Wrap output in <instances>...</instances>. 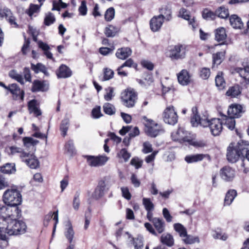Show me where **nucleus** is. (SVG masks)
Masks as SVG:
<instances>
[{"mask_svg": "<svg viewBox=\"0 0 249 249\" xmlns=\"http://www.w3.org/2000/svg\"><path fill=\"white\" fill-rule=\"evenodd\" d=\"M8 152L9 154L14 155L17 153L20 154V157L21 159L25 158L28 156L27 153L23 151L22 149L20 148L15 146H10L8 149Z\"/></svg>", "mask_w": 249, "mask_h": 249, "instance_id": "35", "label": "nucleus"}, {"mask_svg": "<svg viewBox=\"0 0 249 249\" xmlns=\"http://www.w3.org/2000/svg\"><path fill=\"white\" fill-rule=\"evenodd\" d=\"M142 152L144 154H148L153 151L152 144L149 142H144L142 144Z\"/></svg>", "mask_w": 249, "mask_h": 249, "instance_id": "60", "label": "nucleus"}, {"mask_svg": "<svg viewBox=\"0 0 249 249\" xmlns=\"http://www.w3.org/2000/svg\"><path fill=\"white\" fill-rule=\"evenodd\" d=\"M215 14L221 18H226L229 16V10L224 6H221L215 11Z\"/></svg>", "mask_w": 249, "mask_h": 249, "instance_id": "39", "label": "nucleus"}, {"mask_svg": "<svg viewBox=\"0 0 249 249\" xmlns=\"http://www.w3.org/2000/svg\"><path fill=\"white\" fill-rule=\"evenodd\" d=\"M177 77L179 83L182 86H187L192 82L191 75L186 70H181Z\"/></svg>", "mask_w": 249, "mask_h": 249, "instance_id": "14", "label": "nucleus"}, {"mask_svg": "<svg viewBox=\"0 0 249 249\" xmlns=\"http://www.w3.org/2000/svg\"><path fill=\"white\" fill-rule=\"evenodd\" d=\"M223 125L226 126L229 129L233 130L235 127V121L234 118L231 116L223 115L222 118Z\"/></svg>", "mask_w": 249, "mask_h": 249, "instance_id": "31", "label": "nucleus"}, {"mask_svg": "<svg viewBox=\"0 0 249 249\" xmlns=\"http://www.w3.org/2000/svg\"><path fill=\"white\" fill-rule=\"evenodd\" d=\"M106 90L107 91V93L104 95V99L107 101H110L114 96L113 94V88L112 87H108L107 89H106Z\"/></svg>", "mask_w": 249, "mask_h": 249, "instance_id": "59", "label": "nucleus"}, {"mask_svg": "<svg viewBox=\"0 0 249 249\" xmlns=\"http://www.w3.org/2000/svg\"><path fill=\"white\" fill-rule=\"evenodd\" d=\"M160 241L163 245L168 247H172L175 244V240L173 236L169 233H163L160 239Z\"/></svg>", "mask_w": 249, "mask_h": 249, "instance_id": "21", "label": "nucleus"}, {"mask_svg": "<svg viewBox=\"0 0 249 249\" xmlns=\"http://www.w3.org/2000/svg\"><path fill=\"white\" fill-rule=\"evenodd\" d=\"M9 75L11 78L16 80L21 85H23L24 84L22 76L18 73L15 70L11 71L9 72Z\"/></svg>", "mask_w": 249, "mask_h": 249, "instance_id": "47", "label": "nucleus"}, {"mask_svg": "<svg viewBox=\"0 0 249 249\" xmlns=\"http://www.w3.org/2000/svg\"><path fill=\"white\" fill-rule=\"evenodd\" d=\"M235 71L239 74L246 83L249 84V67L236 68Z\"/></svg>", "mask_w": 249, "mask_h": 249, "instance_id": "28", "label": "nucleus"}, {"mask_svg": "<svg viewBox=\"0 0 249 249\" xmlns=\"http://www.w3.org/2000/svg\"><path fill=\"white\" fill-rule=\"evenodd\" d=\"M91 115L94 119H98L103 116L101 111V107L100 106H96L93 108L91 111Z\"/></svg>", "mask_w": 249, "mask_h": 249, "instance_id": "58", "label": "nucleus"}, {"mask_svg": "<svg viewBox=\"0 0 249 249\" xmlns=\"http://www.w3.org/2000/svg\"><path fill=\"white\" fill-rule=\"evenodd\" d=\"M6 20L14 27L18 26L16 22V18L11 9L0 4V20Z\"/></svg>", "mask_w": 249, "mask_h": 249, "instance_id": "7", "label": "nucleus"}, {"mask_svg": "<svg viewBox=\"0 0 249 249\" xmlns=\"http://www.w3.org/2000/svg\"><path fill=\"white\" fill-rule=\"evenodd\" d=\"M193 115L191 117V123L193 126L200 125L204 127L208 126L212 134L214 136L219 135L222 130L223 123L222 120L218 118L208 119L207 115L200 116L197 114L196 107L192 108Z\"/></svg>", "mask_w": 249, "mask_h": 249, "instance_id": "2", "label": "nucleus"}, {"mask_svg": "<svg viewBox=\"0 0 249 249\" xmlns=\"http://www.w3.org/2000/svg\"><path fill=\"white\" fill-rule=\"evenodd\" d=\"M241 93L240 87L238 85H235L229 88L227 91L226 95L231 98L236 97Z\"/></svg>", "mask_w": 249, "mask_h": 249, "instance_id": "33", "label": "nucleus"}, {"mask_svg": "<svg viewBox=\"0 0 249 249\" xmlns=\"http://www.w3.org/2000/svg\"><path fill=\"white\" fill-rule=\"evenodd\" d=\"M179 16L184 19L188 20L189 24L191 25L193 29H195L197 25L194 17L191 18L189 12L184 8L180 9L179 12Z\"/></svg>", "mask_w": 249, "mask_h": 249, "instance_id": "22", "label": "nucleus"}, {"mask_svg": "<svg viewBox=\"0 0 249 249\" xmlns=\"http://www.w3.org/2000/svg\"><path fill=\"white\" fill-rule=\"evenodd\" d=\"M237 196V192L235 190H230L226 194L225 198L224 199V205H230L234 198Z\"/></svg>", "mask_w": 249, "mask_h": 249, "instance_id": "36", "label": "nucleus"}, {"mask_svg": "<svg viewBox=\"0 0 249 249\" xmlns=\"http://www.w3.org/2000/svg\"><path fill=\"white\" fill-rule=\"evenodd\" d=\"M103 110L104 112L109 115H112L115 114L116 109L114 106L108 103H105L103 107Z\"/></svg>", "mask_w": 249, "mask_h": 249, "instance_id": "45", "label": "nucleus"}, {"mask_svg": "<svg viewBox=\"0 0 249 249\" xmlns=\"http://www.w3.org/2000/svg\"><path fill=\"white\" fill-rule=\"evenodd\" d=\"M68 226L69 227L65 232V235L70 244H72L71 243L74 236V232L70 223H69Z\"/></svg>", "mask_w": 249, "mask_h": 249, "instance_id": "48", "label": "nucleus"}, {"mask_svg": "<svg viewBox=\"0 0 249 249\" xmlns=\"http://www.w3.org/2000/svg\"><path fill=\"white\" fill-rule=\"evenodd\" d=\"M208 156L207 155L203 154H197L195 155H190L186 156L185 157V160L188 163L196 162L202 160L205 157Z\"/></svg>", "mask_w": 249, "mask_h": 249, "instance_id": "27", "label": "nucleus"}, {"mask_svg": "<svg viewBox=\"0 0 249 249\" xmlns=\"http://www.w3.org/2000/svg\"><path fill=\"white\" fill-rule=\"evenodd\" d=\"M65 148L67 152L71 154H75L76 151L74 146V143L72 140L69 141L65 144Z\"/></svg>", "mask_w": 249, "mask_h": 249, "instance_id": "56", "label": "nucleus"}, {"mask_svg": "<svg viewBox=\"0 0 249 249\" xmlns=\"http://www.w3.org/2000/svg\"><path fill=\"white\" fill-rule=\"evenodd\" d=\"M238 150L236 149L233 143H231L227 148V158L229 162L234 163L240 157Z\"/></svg>", "mask_w": 249, "mask_h": 249, "instance_id": "13", "label": "nucleus"}, {"mask_svg": "<svg viewBox=\"0 0 249 249\" xmlns=\"http://www.w3.org/2000/svg\"><path fill=\"white\" fill-rule=\"evenodd\" d=\"M215 82L216 86L219 89H223L225 87L226 83L222 75V73H219L215 78Z\"/></svg>", "mask_w": 249, "mask_h": 249, "instance_id": "46", "label": "nucleus"}, {"mask_svg": "<svg viewBox=\"0 0 249 249\" xmlns=\"http://www.w3.org/2000/svg\"><path fill=\"white\" fill-rule=\"evenodd\" d=\"M41 6V4L37 5L31 4L27 11V13L31 18L33 16L36 17V15L39 13Z\"/></svg>", "mask_w": 249, "mask_h": 249, "instance_id": "37", "label": "nucleus"}, {"mask_svg": "<svg viewBox=\"0 0 249 249\" xmlns=\"http://www.w3.org/2000/svg\"><path fill=\"white\" fill-rule=\"evenodd\" d=\"M0 224L6 225V227H0V240L2 242L0 244H3L5 247L8 245V237L6 234L8 235L22 234L25 232L27 228L22 221L12 219L10 213L0 217Z\"/></svg>", "mask_w": 249, "mask_h": 249, "instance_id": "1", "label": "nucleus"}, {"mask_svg": "<svg viewBox=\"0 0 249 249\" xmlns=\"http://www.w3.org/2000/svg\"><path fill=\"white\" fill-rule=\"evenodd\" d=\"M16 171V166L14 163H7L0 167V172L3 174H12Z\"/></svg>", "mask_w": 249, "mask_h": 249, "instance_id": "29", "label": "nucleus"}, {"mask_svg": "<svg viewBox=\"0 0 249 249\" xmlns=\"http://www.w3.org/2000/svg\"><path fill=\"white\" fill-rule=\"evenodd\" d=\"M166 55L172 59L183 58L185 55V48L179 44L170 46L166 52Z\"/></svg>", "mask_w": 249, "mask_h": 249, "instance_id": "6", "label": "nucleus"}, {"mask_svg": "<svg viewBox=\"0 0 249 249\" xmlns=\"http://www.w3.org/2000/svg\"><path fill=\"white\" fill-rule=\"evenodd\" d=\"M31 69L36 73H38L39 72H41L46 76H48L49 75V73L47 71V69L46 67V66L40 63H38L36 65L32 63Z\"/></svg>", "mask_w": 249, "mask_h": 249, "instance_id": "32", "label": "nucleus"}, {"mask_svg": "<svg viewBox=\"0 0 249 249\" xmlns=\"http://www.w3.org/2000/svg\"><path fill=\"white\" fill-rule=\"evenodd\" d=\"M85 158L87 159L88 164L90 166H99L104 165L108 160V158L105 156H93L86 155Z\"/></svg>", "mask_w": 249, "mask_h": 249, "instance_id": "9", "label": "nucleus"}, {"mask_svg": "<svg viewBox=\"0 0 249 249\" xmlns=\"http://www.w3.org/2000/svg\"><path fill=\"white\" fill-rule=\"evenodd\" d=\"M187 134L188 132L183 128H179L177 130L172 133L171 137L173 141L182 143L188 141Z\"/></svg>", "mask_w": 249, "mask_h": 249, "instance_id": "10", "label": "nucleus"}, {"mask_svg": "<svg viewBox=\"0 0 249 249\" xmlns=\"http://www.w3.org/2000/svg\"><path fill=\"white\" fill-rule=\"evenodd\" d=\"M142 160H140L138 157L132 158L130 161V164L135 166L136 169H139L142 166Z\"/></svg>", "mask_w": 249, "mask_h": 249, "instance_id": "61", "label": "nucleus"}, {"mask_svg": "<svg viewBox=\"0 0 249 249\" xmlns=\"http://www.w3.org/2000/svg\"><path fill=\"white\" fill-rule=\"evenodd\" d=\"M202 16L205 19H214L215 18L216 14L215 12L213 13L212 11H209L208 10H204L202 14Z\"/></svg>", "mask_w": 249, "mask_h": 249, "instance_id": "63", "label": "nucleus"}, {"mask_svg": "<svg viewBox=\"0 0 249 249\" xmlns=\"http://www.w3.org/2000/svg\"><path fill=\"white\" fill-rule=\"evenodd\" d=\"M48 89V86L44 81H41L38 80H34L32 87L33 92H37L39 91H44Z\"/></svg>", "mask_w": 249, "mask_h": 249, "instance_id": "23", "label": "nucleus"}, {"mask_svg": "<svg viewBox=\"0 0 249 249\" xmlns=\"http://www.w3.org/2000/svg\"><path fill=\"white\" fill-rule=\"evenodd\" d=\"M24 145L27 148L32 147L33 148L34 146L38 143V141L35 140L31 137H24L23 139Z\"/></svg>", "mask_w": 249, "mask_h": 249, "instance_id": "43", "label": "nucleus"}, {"mask_svg": "<svg viewBox=\"0 0 249 249\" xmlns=\"http://www.w3.org/2000/svg\"><path fill=\"white\" fill-rule=\"evenodd\" d=\"M28 107L29 112L34 113L36 116H38L41 114V112L38 107L36 100L33 99L30 101L28 104Z\"/></svg>", "mask_w": 249, "mask_h": 249, "instance_id": "26", "label": "nucleus"}, {"mask_svg": "<svg viewBox=\"0 0 249 249\" xmlns=\"http://www.w3.org/2000/svg\"><path fill=\"white\" fill-rule=\"evenodd\" d=\"M115 10L112 7L109 8L106 12L105 14V19L107 21L111 20L114 17Z\"/></svg>", "mask_w": 249, "mask_h": 249, "instance_id": "55", "label": "nucleus"}, {"mask_svg": "<svg viewBox=\"0 0 249 249\" xmlns=\"http://www.w3.org/2000/svg\"><path fill=\"white\" fill-rule=\"evenodd\" d=\"M142 204L146 211H153L154 205L149 198H143Z\"/></svg>", "mask_w": 249, "mask_h": 249, "instance_id": "53", "label": "nucleus"}, {"mask_svg": "<svg viewBox=\"0 0 249 249\" xmlns=\"http://www.w3.org/2000/svg\"><path fill=\"white\" fill-rule=\"evenodd\" d=\"M174 229L177 232L179 236L182 238L187 233L186 228L180 223H176L174 225Z\"/></svg>", "mask_w": 249, "mask_h": 249, "instance_id": "41", "label": "nucleus"}, {"mask_svg": "<svg viewBox=\"0 0 249 249\" xmlns=\"http://www.w3.org/2000/svg\"><path fill=\"white\" fill-rule=\"evenodd\" d=\"M137 94L133 89H127L121 94V100L124 106L130 108L134 107Z\"/></svg>", "mask_w": 249, "mask_h": 249, "instance_id": "5", "label": "nucleus"}, {"mask_svg": "<svg viewBox=\"0 0 249 249\" xmlns=\"http://www.w3.org/2000/svg\"><path fill=\"white\" fill-rule=\"evenodd\" d=\"M210 70L208 68H203L200 71V76L203 79H207L210 75Z\"/></svg>", "mask_w": 249, "mask_h": 249, "instance_id": "64", "label": "nucleus"}, {"mask_svg": "<svg viewBox=\"0 0 249 249\" xmlns=\"http://www.w3.org/2000/svg\"><path fill=\"white\" fill-rule=\"evenodd\" d=\"M182 240L186 244H192L196 242L199 243L200 242L198 237L188 235L187 233L186 235L182 238Z\"/></svg>", "mask_w": 249, "mask_h": 249, "instance_id": "42", "label": "nucleus"}, {"mask_svg": "<svg viewBox=\"0 0 249 249\" xmlns=\"http://www.w3.org/2000/svg\"><path fill=\"white\" fill-rule=\"evenodd\" d=\"M2 198L5 204L11 207L20 205L22 200L20 191L16 189L6 190L3 194Z\"/></svg>", "mask_w": 249, "mask_h": 249, "instance_id": "3", "label": "nucleus"}, {"mask_svg": "<svg viewBox=\"0 0 249 249\" xmlns=\"http://www.w3.org/2000/svg\"><path fill=\"white\" fill-rule=\"evenodd\" d=\"M235 171L230 166H226L220 169V176L226 181L232 180L235 177Z\"/></svg>", "mask_w": 249, "mask_h": 249, "instance_id": "12", "label": "nucleus"}, {"mask_svg": "<svg viewBox=\"0 0 249 249\" xmlns=\"http://www.w3.org/2000/svg\"><path fill=\"white\" fill-rule=\"evenodd\" d=\"M128 235L129 242L134 246V249H142L143 247V238L141 236L133 237L128 232H126Z\"/></svg>", "mask_w": 249, "mask_h": 249, "instance_id": "20", "label": "nucleus"}, {"mask_svg": "<svg viewBox=\"0 0 249 249\" xmlns=\"http://www.w3.org/2000/svg\"><path fill=\"white\" fill-rule=\"evenodd\" d=\"M163 119L165 123L174 125L178 120V116L172 106L167 107L163 113Z\"/></svg>", "mask_w": 249, "mask_h": 249, "instance_id": "8", "label": "nucleus"}, {"mask_svg": "<svg viewBox=\"0 0 249 249\" xmlns=\"http://www.w3.org/2000/svg\"><path fill=\"white\" fill-rule=\"evenodd\" d=\"M55 21V18L54 15L49 12L45 15L44 20V24L46 26H50L53 24Z\"/></svg>", "mask_w": 249, "mask_h": 249, "instance_id": "50", "label": "nucleus"}, {"mask_svg": "<svg viewBox=\"0 0 249 249\" xmlns=\"http://www.w3.org/2000/svg\"><path fill=\"white\" fill-rule=\"evenodd\" d=\"M163 22L164 20L158 16L153 17L150 22L151 30L153 32L158 31L162 26Z\"/></svg>", "mask_w": 249, "mask_h": 249, "instance_id": "18", "label": "nucleus"}, {"mask_svg": "<svg viewBox=\"0 0 249 249\" xmlns=\"http://www.w3.org/2000/svg\"><path fill=\"white\" fill-rule=\"evenodd\" d=\"M56 73L58 78H67L71 77L72 75L71 70L64 64L60 66Z\"/></svg>", "mask_w": 249, "mask_h": 249, "instance_id": "17", "label": "nucleus"}, {"mask_svg": "<svg viewBox=\"0 0 249 249\" xmlns=\"http://www.w3.org/2000/svg\"><path fill=\"white\" fill-rule=\"evenodd\" d=\"M154 81L152 75L148 74L143 80H139V83L144 87L150 86Z\"/></svg>", "mask_w": 249, "mask_h": 249, "instance_id": "52", "label": "nucleus"}, {"mask_svg": "<svg viewBox=\"0 0 249 249\" xmlns=\"http://www.w3.org/2000/svg\"><path fill=\"white\" fill-rule=\"evenodd\" d=\"M214 34L215 40L219 42H221L219 45L224 44L227 36L225 29L223 27L218 28L214 31Z\"/></svg>", "mask_w": 249, "mask_h": 249, "instance_id": "19", "label": "nucleus"}, {"mask_svg": "<svg viewBox=\"0 0 249 249\" xmlns=\"http://www.w3.org/2000/svg\"><path fill=\"white\" fill-rule=\"evenodd\" d=\"M160 14L158 16L162 18L163 20L169 21L172 19L171 9L167 6H164L160 8Z\"/></svg>", "mask_w": 249, "mask_h": 249, "instance_id": "25", "label": "nucleus"}, {"mask_svg": "<svg viewBox=\"0 0 249 249\" xmlns=\"http://www.w3.org/2000/svg\"><path fill=\"white\" fill-rule=\"evenodd\" d=\"M117 32V28L112 25L106 27L104 31L105 34L108 37L114 36Z\"/></svg>", "mask_w": 249, "mask_h": 249, "instance_id": "49", "label": "nucleus"}, {"mask_svg": "<svg viewBox=\"0 0 249 249\" xmlns=\"http://www.w3.org/2000/svg\"><path fill=\"white\" fill-rule=\"evenodd\" d=\"M6 89H8L12 94L14 100L20 99L22 101L24 99V92L20 89L16 84H12L7 86Z\"/></svg>", "mask_w": 249, "mask_h": 249, "instance_id": "11", "label": "nucleus"}, {"mask_svg": "<svg viewBox=\"0 0 249 249\" xmlns=\"http://www.w3.org/2000/svg\"><path fill=\"white\" fill-rule=\"evenodd\" d=\"M80 194L78 192H76L74 195L72 206L74 209L76 211H77L79 209L80 206V199H79Z\"/></svg>", "mask_w": 249, "mask_h": 249, "instance_id": "62", "label": "nucleus"}, {"mask_svg": "<svg viewBox=\"0 0 249 249\" xmlns=\"http://www.w3.org/2000/svg\"><path fill=\"white\" fill-rule=\"evenodd\" d=\"M249 144L248 142L241 140L237 143V145L234 146V147L236 149L238 150L239 155L241 156L243 155L246 150H248L246 146L249 145Z\"/></svg>", "mask_w": 249, "mask_h": 249, "instance_id": "38", "label": "nucleus"}, {"mask_svg": "<svg viewBox=\"0 0 249 249\" xmlns=\"http://www.w3.org/2000/svg\"><path fill=\"white\" fill-rule=\"evenodd\" d=\"M143 120L145 121V132L148 136L154 138L164 132V130L160 124L147 119L146 117H143Z\"/></svg>", "mask_w": 249, "mask_h": 249, "instance_id": "4", "label": "nucleus"}, {"mask_svg": "<svg viewBox=\"0 0 249 249\" xmlns=\"http://www.w3.org/2000/svg\"><path fill=\"white\" fill-rule=\"evenodd\" d=\"M152 222L154 227L159 233H161L164 231L165 223L162 219L154 218Z\"/></svg>", "mask_w": 249, "mask_h": 249, "instance_id": "30", "label": "nucleus"}, {"mask_svg": "<svg viewBox=\"0 0 249 249\" xmlns=\"http://www.w3.org/2000/svg\"><path fill=\"white\" fill-rule=\"evenodd\" d=\"M70 121L67 118H64L60 124V129L62 133V135L65 137L67 135V132L69 126Z\"/></svg>", "mask_w": 249, "mask_h": 249, "instance_id": "44", "label": "nucleus"}, {"mask_svg": "<svg viewBox=\"0 0 249 249\" xmlns=\"http://www.w3.org/2000/svg\"><path fill=\"white\" fill-rule=\"evenodd\" d=\"M190 145H193L196 147H202L205 146V143L202 141H195L192 139L188 138L187 142Z\"/></svg>", "mask_w": 249, "mask_h": 249, "instance_id": "54", "label": "nucleus"}, {"mask_svg": "<svg viewBox=\"0 0 249 249\" xmlns=\"http://www.w3.org/2000/svg\"><path fill=\"white\" fill-rule=\"evenodd\" d=\"M227 112L229 116L234 118H238L243 112V107L240 105H232L229 107Z\"/></svg>", "mask_w": 249, "mask_h": 249, "instance_id": "16", "label": "nucleus"}, {"mask_svg": "<svg viewBox=\"0 0 249 249\" xmlns=\"http://www.w3.org/2000/svg\"><path fill=\"white\" fill-rule=\"evenodd\" d=\"M131 53L132 51L130 48L124 47L118 49L115 54L118 58L124 60L131 55Z\"/></svg>", "mask_w": 249, "mask_h": 249, "instance_id": "24", "label": "nucleus"}, {"mask_svg": "<svg viewBox=\"0 0 249 249\" xmlns=\"http://www.w3.org/2000/svg\"><path fill=\"white\" fill-rule=\"evenodd\" d=\"M225 52H217L213 55V64L217 66L220 64L225 57Z\"/></svg>", "mask_w": 249, "mask_h": 249, "instance_id": "40", "label": "nucleus"}, {"mask_svg": "<svg viewBox=\"0 0 249 249\" xmlns=\"http://www.w3.org/2000/svg\"><path fill=\"white\" fill-rule=\"evenodd\" d=\"M230 22L231 26L235 29H240L243 25L241 19L236 15H233L230 17Z\"/></svg>", "mask_w": 249, "mask_h": 249, "instance_id": "34", "label": "nucleus"}, {"mask_svg": "<svg viewBox=\"0 0 249 249\" xmlns=\"http://www.w3.org/2000/svg\"><path fill=\"white\" fill-rule=\"evenodd\" d=\"M28 156L22 158V161L24 162L29 167L32 169H36L39 166V162L36 157L34 154L27 153Z\"/></svg>", "mask_w": 249, "mask_h": 249, "instance_id": "15", "label": "nucleus"}, {"mask_svg": "<svg viewBox=\"0 0 249 249\" xmlns=\"http://www.w3.org/2000/svg\"><path fill=\"white\" fill-rule=\"evenodd\" d=\"M113 71L108 68L104 69V81L108 80L113 77Z\"/></svg>", "mask_w": 249, "mask_h": 249, "instance_id": "57", "label": "nucleus"}, {"mask_svg": "<svg viewBox=\"0 0 249 249\" xmlns=\"http://www.w3.org/2000/svg\"><path fill=\"white\" fill-rule=\"evenodd\" d=\"M119 158L123 159L124 162H127L131 157V154L125 148L122 149L118 153Z\"/></svg>", "mask_w": 249, "mask_h": 249, "instance_id": "51", "label": "nucleus"}]
</instances>
